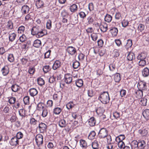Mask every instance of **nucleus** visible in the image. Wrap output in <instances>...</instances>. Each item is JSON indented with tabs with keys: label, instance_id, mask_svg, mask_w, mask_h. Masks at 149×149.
<instances>
[{
	"label": "nucleus",
	"instance_id": "55",
	"mask_svg": "<svg viewBox=\"0 0 149 149\" xmlns=\"http://www.w3.org/2000/svg\"><path fill=\"white\" fill-rule=\"evenodd\" d=\"M50 70V68L49 65H45L43 67V70L45 73H47Z\"/></svg>",
	"mask_w": 149,
	"mask_h": 149
},
{
	"label": "nucleus",
	"instance_id": "31",
	"mask_svg": "<svg viewBox=\"0 0 149 149\" xmlns=\"http://www.w3.org/2000/svg\"><path fill=\"white\" fill-rule=\"evenodd\" d=\"M12 108L9 106H6L4 108L3 111L4 113H7L11 112L12 110Z\"/></svg>",
	"mask_w": 149,
	"mask_h": 149
},
{
	"label": "nucleus",
	"instance_id": "61",
	"mask_svg": "<svg viewBox=\"0 0 149 149\" xmlns=\"http://www.w3.org/2000/svg\"><path fill=\"white\" fill-rule=\"evenodd\" d=\"M91 37L93 40L95 41L97 40L98 36L96 34L93 33L91 34Z\"/></svg>",
	"mask_w": 149,
	"mask_h": 149
},
{
	"label": "nucleus",
	"instance_id": "22",
	"mask_svg": "<svg viewBox=\"0 0 149 149\" xmlns=\"http://www.w3.org/2000/svg\"><path fill=\"white\" fill-rule=\"evenodd\" d=\"M44 3L41 0H37L36 3V5L38 8L42 7Z\"/></svg>",
	"mask_w": 149,
	"mask_h": 149
},
{
	"label": "nucleus",
	"instance_id": "41",
	"mask_svg": "<svg viewBox=\"0 0 149 149\" xmlns=\"http://www.w3.org/2000/svg\"><path fill=\"white\" fill-rule=\"evenodd\" d=\"M14 59V56L13 54H8V59L10 62L11 63L13 62Z\"/></svg>",
	"mask_w": 149,
	"mask_h": 149
},
{
	"label": "nucleus",
	"instance_id": "58",
	"mask_svg": "<svg viewBox=\"0 0 149 149\" xmlns=\"http://www.w3.org/2000/svg\"><path fill=\"white\" fill-rule=\"evenodd\" d=\"M132 45V40L129 39L127 40V42L126 43V46L128 48L131 47Z\"/></svg>",
	"mask_w": 149,
	"mask_h": 149
},
{
	"label": "nucleus",
	"instance_id": "4",
	"mask_svg": "<svg viewBox=\"0 0 149 149\" xmlns=\"http://www.w3.org/2000/svg\"><path fill=\"white\" fill-rule=\"evenodd\" d=\"M43 137L41 134H37L35 138V140L37 145L39 146L42 145L43 142Z\"/></svg>",
	"mask_w": 149,
	"mask_h": 149
},
{
	"label": "nucleus",
	"instance_id": "60",
	"mask_svg": "<svg viewBox=\"0 0 149 149\" xmlns=\"http://www.w3.org/2000/svg\"><path fill=\"white\" fill-rule=\"evenodd\" d=\"M23 136V134L21 132H19L17 133L16 135V136H15L16 138L18 140L22 138Z\"/></svg>",
	"mask_w": 149,
	"mask_h": 149
},
{
	"label": "nucleus",
	"instance_id": "19",
	"mask_svg": "<svg viewBox=\"0 0 149 149\" xmlns=\"http://www.w3.org/2000/svg\"><path fill=\"white\" fill-rule=\"evenodd\" d=\"M143 117L147 120L149 119V109H146L143 112Z\"/></svg>",
	"mask_w": 149,
	"mask_h": 149
},
{
	"label": "nucleus",
	"instance_id": "59",
	"mask_svg": "<svg viewBox=\"0 0 149 149\" xmlns=\"http://www.w3.org/2000/svg\"><path fill=\"white\" fill-rule=\"evenodd\" d=\"M122 26L124 27H126L129 24V22L128 21L125 19L123 20L122 22Z\"/></svg>",
	"mask_w": 149,
	"mask_h": 149
},
{
	"label": "nucleus",
	"instance_id": "20",
	"mask_svg": "<svg viewBox=\"0 0 149 149\" xmlns=\"http://www.w3.org/2000/svg\"><path fill=\"white\" fill-rule=\"evenodd\" d=\"M66 121L64 119H61L59 121L58 125L61 127H66Z\"/></svg>",
	"mask_w": 149,
	"mask_h": 149
},
{
	"label": "nucleus",
	"instance_id": "10",
	"mask_svg": "<svg viewBox=\"0 0 149 149\" xmlns=\"http://www.w3.org/2000/svg\"><path fill=\"white\" fill-rule=\"evenodd\" d=\"M61 65V63L59 60H56L54 63L52 68L54 70H56L59 68Z\"/></svg>",
	"mask_w": 149,
	"mask_h": 149
},
{
	"label": "nucleus",
	"instance_id": "15",
	"mask_svg": "<svg viewBox=\"0 0 149 149\" xmlns=\"http://www.w3.org/2000/svg\"><path fill=\"white\" fill-rule=\"evenodd\" d=\"M29 93L30 95L32 97H34L38 93V91L36 89L32 88H31L29 90Z\"/></svg>",
	"mask_w": 149,
	"mask_h": 149
},
{
	"label": "nucleus",
	"instance_id": "37",
	"mask_svg": "<svg viewBox=\"0 0 149 149\" xmlns=\"http://www.w3.org/2000/svg\"><path fill=\"white\" fill-rule=\"evenodd\" d=\"M75 106V104L73 102H70L68 103L66 105V108L68 109H70L73 107Z\"/></svg>",
	"mask_w": 149,
	"mask_h": 149
},
{
	"label": "nucleus",
	"instance_id": "9",
	"mask_svg": "<svg viewBox=\"0 0 149 149\" xmlns=\"http://www.w3.org/2000/svg\"><path fill=\"white\" fill-rule=\"evenodd\" d=\"M99 28L102 32H105L108 29L107 25L105 22H102L100 24Z\"/></svg>",
	"mask_w": 149,
	"mask_h": 149
},
{
	"label": "nucleus",
	"instance_id": "57",
	"mask_svg": "<svg viewBox=\"0 0 149 149\" xmlns=\"http://www.w3.org/2000/svg\"><path fill=\"white\" fill-rule=\"evenodd\" d=\"M30 98L28 96L25 97L23 99V101L25 104H28L29 103Z\"/></svg>",
	"mask_w": 149,
	"mask_h": 149
},
{
	"label": "nucleus",
	"instance_id": "48",
	"mask_svg": "<svg viewBox=\"0 0 149 149\" xmlns=\"http://www.w3.org/2000/svg\"><path fill=\"white\" fill-rule=\"evenodd\" d=\"M146 65V61H139L138 62V65L140 67L143 68Z\"/></svg>",
	"mask_w": 149,
	"mask_h": 149
},
{
	"label": "nucleus",
	"instance_id": "33",
	"mask_svg": "<svg viewBox=\"0 0 149 149\" xmlns=\"http://www.w3.org/2000/svg\"><path fill=\"white\" fill-rule=\"evenodd\" d=\"M139 133L143 136H145L148 134V131L146 129L139 130L138 131Z\"/></svg>",
	"mask_w": 149,
	"mask_h": 149
},
{
	"label": "nucleus",
	"instance_id": "32",
	"mask_svg": "<svg viewBox=\"0 0 149 149\" xmlns=\"http://www.w3.org/2000/svg\"><path fill=\"white\" fill-rule=\"evenodd\" d=\"M95 135L96 133L95 131H92L90 133L88 136V138L90 140L93 139L95 138Z\"/></svg>",
	"mask_w": 149,
	"mask_h": 149
},
{
	"label": "nucleus",
	"instance_id": "64",
	"mask_svg": "<svg viewBox=\"0 0 149 149\" xmlns=\"http://www.w3.org/2000/svg\"><path fill=\"white\" fill-rule=\"evenodd\" d=\"M115 19L117 20L120 19L122 18V17L121 14L119 13H117L115 15Z\"/></svg>",
	"mask_w": 149,
	"mask_h": 149
},
{
	"label": "nucleus",
	"instance_id": "28",
	"mask_svg": "<svg viewBox=\"0 0 149 149\" xmlns=\"http://www.w3.org/2000/svg\"><path fill=\"white\" fill-rule=\"evenodd\" d=\"M138 148L142 149L144 148L146 146V143L144 141H141L138 142Z\"/></svg>",
	"mask_w": 149,
	"mask_h": 149
},
{
	"label": "nucleus",
	"instance_id": "25",
	"mask_svg": "<svg viewBox=\"0 0 149 149\" xmlns=\"http://www.w3.org/2000/svg\"><path fill=\"white\" fill-rule=\"evenodd\" d=\"M41 44V41L38 39L35 40L33 42V46L36 47H40Z\"/></svg>",
	"mask_w": 149,
	"mask_h": 149
},
{
	"label": "nucleus",
	"instance_id": "43",
	"mask_svg": "<svg viewBox=\"0 0 149 149\" xmlns=\"http://www.w3.org/2000/svg\"><path fill=\"white\" fill-rule=\"evenodd\" d=\"M131 146L132 149L133 148H138V142L136 141H133L132 143Z\"/></svg>",
	"mask_w": 149,
	"mask_h": 149
},
{
	"label": "nucleus",
	"instance_id": "1",
	"mask_svg": "<svg viewBox=\"0 0 149 149\" xmlns=\"http://www.w3.org/2000/svg\"><path fill=\"white\" fill-rule=\"evenodd\" d=\"M46 31L38 26H33L31 29V34L38 38L42 37L46 34Z\"/></svg>",
	"mask_w": 149,
	"mask_h": 149
},
{
	"label": "nucleus",
	"instance_id": "47",
	"mask_svg": "<svg viewBox=\"0 0 149 149\" xmlns=\"http://www.w3.org/2000/svg\"><path fill=\"white\" fill-rule=\"evenodd\" d=\"M19 113L20 116L22 117H25L26 115L25 110L23 109H20L19 111Z\"/></svg>",
	"mask_w": 149,
	"mask_h": 149
},
{
	"label": "nucleus",
	"instance_id": "39",
	"mask_svg": "<svg viewBox=\"0 0 149 149\" xmlns=\"http://www.w3.org/2000/svg\"><path fill=\"white\" fill-rule=\"evenodd\" d=\"M62 110L61 108L59 107H56L53 110V112L54 114L58 115L60 113Z\"/></svg>",
	"mask_w": 149,
	"mask_h": 149
},
{
	"label": "nucleus",
	"instance_id": "42",
	"mask_svg": "<svg viewBox=\"0 0 149 149\" xmlns=\"http://www.w3.org/2000/svg\"><path fill=\"white\" fill-rule=\"evenodd\" d=\"M25 27L22 26L19 27L18 29V33L20 34H23L25 30Z\"/></svg>",
	"mask_w": 149,
	"mask_h": 149
},
{
	"label": "nucleus",
	"instance_id": "6",
	"mask_svg": "<svg viewBox=\"0 0 149 149\" xmlns=\"http://www.w3.org/2000/svg\"><path fill=\"white\" fill-rule=\"evenodd\" d=\"M38 126L37 127V128H38L39 130L40 133H43L45 131H46L47 128L46 125L43 123L41 122L39 123Z\"/></svg>",
	"mask_w": 149,
	"mask_h": 149
},
{
	"label": "nucleus",
	"instance_id": "45",
	"mask_svg": "<svg viewBox=\"0 0 149 149\" xmlns=\"http://www.w3.org/2000/svg\"><path fill=\"white\" fill-rule=\"evenodd\" d=\"M127 68L130 69L134 66L133 62L132 61H129L127 64Z\"/></svg>",
	"mask_w": 149,
	"mask_h": 149
},
{
	"label": "nucleus",
	"instance_id": "52",
	"mask_svg": "<svg viewBox=\"0 0 149 149\" xmlns=\"http://www.w3.org/2000/svg\"><path fill=\"white\" fill-rule=\"evenodd\" d=\"M46 27L49 29H50L52 27V21L50 19L48 20L47 22Z\"/></svg>",
	"mask_w": 149,
	"mask_h": 149
},
{
	"label": "nucleus",
	"instance_id": "14",
	"mask_svg": "<svg viewBox=\"0 0 149 149\" xmlns=\"http://www.w3.org/2000/svg\"><path fill=\"white\" fill-rule=\"evenodd\" d=\"M29 11V7L27 5H25L22 6L21 9V12L23 14H25L28 13Z\"/></svg>",
	"mask_w": 149,
	"mask_h": 149
},
{
	"label": "nucleus",
	"instance_id": "36",
	"mask_svg": "<svg viewBox=\"0 0 149 149\" xmlns=\"http://www.w3.org/2000/svg\"><path fill=\"white\" fill-rule=\"evenodd\" d=\"M112 19V17L110 15L107 14L104 17V20L105 21L109 23L110 22Z\"/></svg>",
	"mask_w": 149,
	"mask_h": 149
},
{
	"label": "nucleus",
	"instance_id": "21",
	"mask_svg": "<svg viewBox=\"0 0 149 149\" xmlns=\"http://www.w3.org/2000/svg\"><path fill=\"white\" fill-rule=\"evenodd\" d=\"M70 11L72 13L76 12L77 10V6L75 4H73L70 7Z\"/></svg>",
	"mask_w": 149,
	"mask_h": 149
},
{
	"label": "nucleus",
	"instance_id": "27",
	"mask_svg": "<svg viewBox=\"0 0 149 149\" xmlns=\"http://www.w3.org/2000/svg\"><path fill=\"white\" fill-rule=\"evenodd\" d=\"M110 31L113 36H116L118 32L117 28L115 27L113 28L110 29Z\"/></svg>",
	"mask_w": 149,
	"mask_h": 149
},
{
	"label": "nucleus",
	"instance_id": "7",
	"mask_svg": "<svg viewBox=\"0 0 149 149\" xmlns=\"http://www.w3.org/2000/svg\"><path fill=\"white\" fill-rule=\"evenodd\" d=\"M66 50L69 54L71 55H73L76 53V49L72 47L69 46L67 48Z\"/></svg>",
	"mask_w": 149,
	"mask_h": 149
},
{
	"label": "nucleus",
	"instance_id": "38",
	"mask_svg": "<svg viewBox=\"0 0 149 149\" xmlns=\"http://www.w3.org/2000/svg\"><path fill=\"white\" fill-rule=\"evenodd\" d=\"M75 84L77 86L80 87L83 85V81L81 79H79L76 81Z\"/></svg>",
	"mask_w": 149,
	"mask_h": 149
},
{
	"label": "nucleus",
	"instance_id": "29",
	"mask_svg": "<svg viewBox=\"0 0 149 149\" xmlns=\"http://www.w3.org/2000/svg\"><path fill=\"white\" fill-rule=\"evenodd\" d=\"M11 88L12 91L15 92H17L20 89V87L16 84L12 85Z\"/></svg>",
	"mask_w": 149,
	"mask_h": 149
},
{
	"label": "nucleus",
	"instance_id": "35",
	"mask_svg": "<svg viewBox=\"0 0 149 149\" xmlns=\"http://www.w3.org/2000/svg\"><path fill=\"white\" fill-rule=\"evenodd\" d=\"M147 100V99L145 97L142 98L140 100V104L142 106H146V105Z\"/></svg>",
	"mask_w": 149,
	"mask_h": 149
},
{
	"label": "nucleus",
	"instance_id": "16",
	"mask_svg": "<svg viewBox=\"0 0 149 149\" xmlns=\"http://www.w3.org/2000/svg\"><path fill=\"white\" fill-rule=\"evenodd\" d=\"M88 123L89 125L91 126H93L95 125L96 121L93 117H91L88 120Z\"/></svg>",
	"mask_w": 149,
	"mask_h": 149
},
{
	"label": "nucleus",
	"instance_id": "30",
	"mask_svg": "<svg viewBox=\"0 0 149 149\" xmlns=\"http://www.w3.org/2000/svg\"><path fill=\"white\" fill-rule=\"evenodd\" d=\"M136 97L139 98L143 96V91L139 89L135 91Z\"/></svg>",
	"mask_w": 149,
	"mask_h": 149
},
{
	"label": "nucleus",
	"instance_id": "54",
	"mask_svg": "<svg viewBox=\"0 0 149 149\" xmlns=\"http://www.w3.org/2000/svg\"><path fill=\"white\" fill-rule=\"evenodd\" d=\"M147 55L146 54L144 53H142L139 54L137 57V58H146Z\"/></svg>",
	"mask_w": 149,
	"mask_h": 149
},
{
	"label": "nucleus",
	"instance_id": "13",
	"mask_svg": "<svg viewBox=\"0 0 149 149\" xmlns=\"http://www.w3.org/2000/svg\"><path fill=\"white\" fill-rule=\"evenodd\" d=\"M6 28L7 30H11L13 29V25L12 21L9 20L6 23Z\"/></svg>",
	"mask_w": 149,
	"mask_h": 149
},
{
	"label": "nucleus",
	"instance_id": "23",
	"mask_svg": "<svg viewBox=\"0 0 149 149\" xmlns=\"http://www.w3.org/2000/svg\"><path fill=\"white\" fill-rule=\"evenodd\" d=\"M16 36V34L14 33H9L8 37L10 41L13 42L15 39Z\"/></svg>",
	"mask_w": 149,
	"mask_h": 149
},
{
	"label": "nucleus",
	"instance_id": "3",
	"mask_svg": "<svg viewBox=\"0 0 149 149\" xmlns=\"http://www.w3.org/2000/svg\"><path fill=\"white\" fill-rule=\"evenodd\" d=\"M108 131L104 128L100 129L99 132V137L100 138H103L106 137L108 134Z\"/></svg>",
	"mask_w": 149,
	"mask_h": 149
},
{
	"label": "nucleus",
	"instance_id": "2",
	"mask_svg": "<svg viewBox=\"0 0 149 149\" xmlns=\"http://www.w3.org/2000/svg\"><path fill=\"white\" fill-rule=\"evenodd\" d=\"M98 99L103 104H105L109 102L110 98L107 92H104L98 97Z\"/></svg>",
	"mask_w": 149,
	"mask_h": 149
},
{
	"label": "nucleus",
	"instance_id": "17",
	"mask_svg": "<svg viewBox=\"0 0 149 149\" xmlns=\"http://www.w3.org/2000/svg\"><path fill=\"white\" fill-rule=\"evenodd\" d=\"M142 75L144 77H147L149 75V69L146 67L142 71Z\"/></svg>",
	"mask_w": 149,
	"mask_h": 149
},
{
	"label": "nucleus",
	"instance_id": "53",
	"mask_svg": "<svg viewBox=\"0 0 149 149\" xmlns=\"http://www.w3.org/2000/svg\"><path fill=\"white\" fill-rule=\"evenodd\" d=\"M37 81L38 84L41 86H42L45 84L44 81L42 78H40L38 79Z\"/></svg>",
	"mask_w": 149,
	"mask_h": 149
},
{
	"label": "nucleus",
	"instance_id": "34",
	"mask_svg": "<svg viewBox=\"0 0 149 149\" xmlns=\"http://www.w3.org/2000/svg\"><path fill=\"white\" fill-rule=\"evenodd\" d=\"M92 146L93 149H98L99 148V144L96 141H95L92 143Z\"/></svg>",
	"mask_w": 149,
	"mask_h": 149
},
{
	"label": "nucleus",
	"instance_id": "12",
	"mask_svg": "<svg viewBox=\"0 0 149 149\" xmlns=\"http://www.w3.org/2000/svg\"><path fill=\"white\" fill-rule=\"evenodd\" d=\"M9 69L8 66L6 65L4 66L1 70L3 75L4 76L7 75L9 73Z\"/></svg>",
	"mask_w": 149,
	"mask_h": 149
},
{
	"label": "nucleus",
	"instance_id": "8",
	"mask_svg": "<svg viewBox=\"0 0 149 149\" xmlns=\"http://www.w3.org/2000/svg\"><path fill=\"white\" fill-rule=\"evenodd\" d=\"M10 145L13 146H16L19 144V141L15 136L11 138L9 141Z\"/></svg>",
	"mask_w": 149,
	"mask_h": 149
},
{
	"label": "nucleus",
	"instance_id": "46",
	"mask_svg": "<svg viewBox=\"0 0 149 149\" xmlns=\"http://www.w3.org/2000/svg\"><path fill=\"white\" fill-rule=\"evenodd\" d=\"M27 38L26 36L23 34L19 37V39L20 42H23L25 41L26 40Z\"/></svg>",
	"mask_w": 149,
	"mask_h": 149
},
{
	"label": "nucleus",
	"instance_id": "63",
	"mask_svg": "<svg viewBox=\"0 0 149 149\" xmlns=\"http://www.w3.org/2000/svg\"><path fill=\"white\" fill-rule=\"evenodd\" d=\"M118 148L120 149H123L125 146V144L123 141H121L120 142H118Z\"/></svg>",
	"mask_w": 149,
	"mask_h": 149
},
{
	"label": "nucleus",
	"instance_id": "49",
	"mask_svg": "<svg viewBox=\"0 0 149 149\" xmlns=\"http://www.w3.org/2000/svg\"><path fill=\"white\" fill-rule=\"evenodd\" d=\"M9 98L8 102L9 103L11 104H14L16 101L15 98L13 97H9Z\"/></svg>",
	"mask_w": 149,
	"mask_h": 149
},
{
	"label": "nucleus",
	"instance_id": "18",
	"mask_svg": "<svg viewBox=\"0 0 149 149\" xmlns=\"http://www.w3.org/2000/svg\"><path fill=\"white\" fill-rule=\"evenodd\" d=\"M30 123L31 125L34 126L38 124L39 121L33 118H30Z\"/></svg>",
	"mask_w": 149,
	"mask_h": 149
},
{
	"label": "nucleus",
	"instance_id": "5",
	"mask_svg": "<svg viewBox=\"0 0 149 149\" xmlns=\"http://www.w3.org/2000/svg\"><path fill=\"white\" fill-rule=\"evenodd\" d=\"M72 81V75L70 74H67L64 76V81L67 84L70 83Z\"/></svg>",
	"mask_w": 149,
	"mask_h": 149
},
{
	"label": "nucleus",
	"instance_id": "26",
	"mask_svg": "<svg viewBox=\"0 0 149 149\" xmlns=\"http://www.w3.org/2000/svg\"><path fill=\"white\" fill-rule=\"evenodd\" d=\"M114 79L116 82H119L121 80V77L120 74L118 73H116L114 75Z\"/></svg>",
	"mask_w": 149,
	"mask_h": 149
},
{
	"label": "nucleus",
	"instance_id": "51",
	"mask_svg": "<svg viewBox=\"0 0 149 149\" xmlns=\"http://www.w3.org/2000/svg\"><path fill=\"white\" fill-rule=\"evenodd\" d=\"M79 62L77 61H75L73 63L72 66L74 69H77L79 67Z\"/></svg>",
	"mask_w": 149,
	"mask_h": 149
},
{
	"label": "nucleus",
	"instance_id": "24",
	"mask_svg": "<svg viewBox=\"0 0 149 149\" xmlns=\"http://www.w3.org/2000/svg\"><path fill=\"white\" fill-rule=\"evenodd\" d=\"M135 58V56L134 53L130 52L129 53L127 56V59L130 61H132L133 59Z\"/></svg>",
	"mask_w": 149,
	"mask_h": 149
},
{
	"label": "nucleus",
	"instance_id": "50",
	"mask_svg": "<svg viewBox=\"0 0 149 149\" xmlns=\"http://www.w3.org/2000/svg\"><path fill=\"white\" fill-rule=\"evenodd\" d=\"M45 104L42 102L39 103L37 105V109L38 110H40L41 109H44Z\"/></svg>",
	"mask_w": 149,
	"mask_h": 149
},
{
	"label": "nucleus",
	"instance_id": "40",
	"mask_svg": "<svg viewBox=\"0 0 149 149\" xmlns=\"http://www.w3.org/2000/svg\"><path fill=\"white\" fill-rule=\"evenodd\" d=\"M80 145L83 148H86L87 147L86 142L84 140L81 139L80 141Z\"/></svg>",
	"mask_w": 149,
	"mask_h": 149
},
{
	"label": "nucleus",
	"instance_id": "44",
	"mask_svg": "<svg viewBox=\"0 0 149 149\" xmlns=\"http://www.w3.org/2000/svg\"><path fill=\"white\" fill-rule=\"evenodd\" d=\"M48 110L46 108L43 109L42 113V116L43 117H46L48 114Z\"/></svg>",
	"mask_w": 149,
	"mask_h": 149
},
{
	"label": "nucleus",
	"instance_id": "56",
	"mask_svg": "<svg viewBox=\"0 0 149 149\" xmlns=\"http://www.w3.org/2000/svg\"><path fill=\"white\" fill-rule=\"evenodd\" d=\"M145 26L144 25L142 24H140L138 27V30L139 31L141 32L144 29Z\"/></svg>",
	"mask_w": 149,
	"mask_h": 149
},
{
	"label": "nucleus",
	"instance_id": "62",
	"mask_svg": "<svg viewBox=\"0 0 149 149\" xmlns=\"http://www.w3.org/2000/svg\"><path fill=\"white\" fill-rule=\"evenodd\" d=\"M109 68L111 71H113L115 70L116 66L115 64H110L109 65Z\"/></svg>",
	"mask_w": 149,
	"mask_h": 149
},
{
	"label": "nucleus",
	"instance_id": "11",
	"mask_svg": "<svg viewBox=\"0 0 149 149\" xmlns=\"http://www.w3.org/2000/svg\"><path fill=\"white\" fill-rule=\"evenodd\" d=\"M138 87L139 90H145L146 89V83L141 82L138 84Z\"/></svg>",
	"mask_w": 149,
	"mask_h": 149
}]
</instances>
